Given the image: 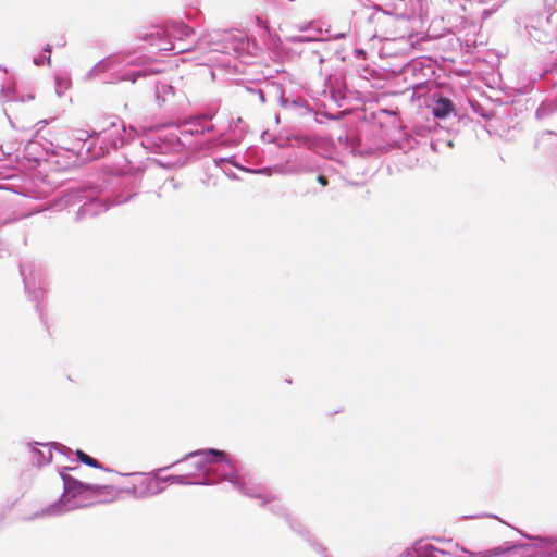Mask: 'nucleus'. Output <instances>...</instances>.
Masks as SVG:
<instances>
[{"instance_id":"1","label":"nucleus","mask_w":557,"mask_h":557,"mask_svg":"<svg viewBox=\"0 0 557 557\" xmlns=\"http://www.w3.org/2000/svg\"><path fill=\"white\" fill-rule=\"evenodd\" d=\"M134 186L128 194L113 196L108 187H82L67 189L58 198L57 210L77 208L74 221L82 222L106 212L112 205H122L136 194Z\"/></svg>"},{"instance_id":"2","label":"nucleus","mask_w":557,"mask_h":557,"mask_svg":"<svg viewBox=\"0 0 557 557\" xmlns=\"http://www.w3.org/2000/svg\"><path fill=\"white\" fill-rule=\"evenodd\" d=\"M214 131L211 115L196 116L184 124L172 127L165 134L160 132L146 135L140 144L153 153H169L182 147L199 144V137Z\"/></svg>"},{"instance_id":"3","label":"nucleus","mask_w":557,"mask_h":557,"mask_svg":"<svg viewBox=\"0 0 557 557\" xmlns=\"http://www.w3.org/2000/svg\"><path fill=\"white\" fill-rule=\"evenodd\" d=\"M75 469L65 468L60 472L63 482V494L55 503L47 507L44 513L55 516L86 506V504L78 500V497L84 499L95 498L98 499L97 502L102 503V497L112 496L113 485L84 483L66 472L67 470Z\"/></svg>"},{"instance_id":"4","label":"nucleus","mask_w":557,"mask_h":557,"mask_svg":"<svg viewBox=\"0 0 557 557\" xmlns=\"http://www.w3.org/2000/svg\"><path fill=\"white\" fill-rule=\"evenodd\" d=\"M224 456V451L215 448H207V449H198L186 454L181 459L171 463L168 467H163L159 469V471H164L177 466H191L193 470L180 471L178 474L170 475V484H178V485H209L210 480L201 479V472L205 469V461H211L215 458H222Z\"/></svg>"},{"instance_id":"5","label":"nucleus","mask_w":557,"mask_h":557,"mask_svg":"<svg viewBox=\"0 0 557 557\" xmlns=\"http://www.w3.org/2000/svg\"><path fill=\"white\" fill-rule=\"evenodd\" d=\"M137 135L134 127L126 128L123 121L116 119L111 121L108 126L97 132L94 141L86 147L91 158H100L107 154L111 149L116 150L123 147L128 139Z\"/></svg>"},{"instance_id":"6","label":"nucleus","mask_w":557,"mask_h":557,"mask_svg":"<svg viewBox=\"0 0 557 557\" xmlns=\"http://www.w3.org/2000/svg\"><path fill=\"white\" fill-rule=\"evenodd\" d=\"M210 480V484H215L221 480L227 481L240 494L249 497H259L260 493H251V486L245 479L237 473L236 467L232 460L227 458L226 453L222 458H215L211 461H205V469L201 472V479Z\"/></svg>"},{"instance_id":"7","label":"nucleus","mask_w":557,"mask_h":557,"mask_svg":"<svg viewBox=\"0 0 557 557\" xmlns=\"http://www.w3.org/2000/svg\"><path fill=\"white\" fill-rule=\"evenodd\" d=\"M193 33V29L183 21H171L164 27H154L152 32L145 34L141 39L148 41L149 46L158 51L180 53L189 50V48L176 47L173 40L182 41Z\"/></svg>"},{"instance_id":"8","label":"nucleus","mask_w":557,"mask_h":557,"mask_svg":"<svg viewBox=\"0 0 557 557\" xmlns=\"http://www.w3.org/2000/svg\"><path fill=\"white\" fill-rule=\"evenodd\" d=\"M20 274L24 283L27 298L36 302V310L41 317L40 302L44 300L46 280L40 264L28 262L20 265Z\"/></svg>"},{"instance_id":"9","label":"nucleus","mask_w":557,"mask_h":557,"mask_svg":"<svg viewBox=\"0 0 557 557\" xmlns=\"http://www.w3.org/2000/svg\"><path fill=\"white\" fill-rule=\"evenodd\" d=\"M127 476H133L134 480L124 487L115 488L112 493V496L102 497L101 502H110L115 498L116 493H126L132 495L135 498L141 499L148 496L154 495L160 492L157 486V483L151 481L148 478H145L143 473L135 472L131 474H126Z\"/></svg>"},{"instance_id":"10","label":"nucleus","mask_w":557,"mask_h":557,"mask_svg":"<svg viewBox=\"0 0 557 557\" xmlns=\"http://www.w3.org/2000/svg\"><path fill=\"white\" fill-rule=\"evenodd\" d=\"M288 42L292 44H307L309 45L308 51L311 52L314 57L318 58V63L322 64L324 62L323 49L325 48V40L319 38L317 36H289L286 38Z\"/></svg>"},{"instance_id":"11","label":"nucleus","mask_w":557,"mask_h":557,"mask_svg":"<svg viewBox=\"0 0 557 557\" xmlns=\"http://www.w3.org/2000/svg\"><path fill=\"white\" fill-rule=\"evenodd\" d=\"M251 493H260L261 496L258 498L262 500V505L270 504V511L276 516L283 517L286 520V516H290L283 503L277 499L275 496L269 495L264 493L261 486H251Z\"/></svg>"},{"instance_id":"12","label":"nucleus","mask_w":557,"mask_h":557,"mask_svg":"<svg viewBox=\"0 0 557 557\" xmlns=\"http://www.w3.org/2000/svg\"><path fill=\"white\" fill-rule=\"evenodd\" d=\"M319 166L308 156H299L294 163L285 169L284 174H304L313 173Z\"/></svg>"},{"instance_id":"13","label":"nucleus","mask_w":557,"mask_h":557,"mask_svg":"<svg viewBox=\"0 0 557 557\" xmlns=\"http://www.w3.org/2000/svg\"><path fill=\"white\" fill-rule=\"evenodd\" d=\"M108 62V67L110 70H116L123 66H137L141 64V59L139 57H134L131 53L120 52L115 54H111L106 57Z\"/></svg>"},{"instance_id":"14","label":"nucleus","mask_w":557,"mask_h":557,"mask_svg":"<svg viewBox=\"0 0 557 557\" xmlns=\"http://www.w3.org/2000/svg\"><path fill=\"white\" fill-rule=\"evenodd\" d=\"M154 95L158 106L162 107L168 102H171V100L175 97V89L168 83L158 82L156 84Z\"/></svg>"},{"instance_id":"15","label":"nucleus","mask_w":557,"mask_h":557,"mask_svg":"<svg viewBox=\"0 0 557 557\" xmlns=\"http://www.w3.org/2000/svg\"><path fill=\"white\" fill-rule=\"evenodd\" d=\"M454 111V103L449 98L440 97L435 100L432 112L437 119H445Z\"/></svg>"},{"instance_id":"16","label":"nucleus","mask_w":557,"mask_h":557,"mask_svg":"<svg viewBox=\"0 0 557 557\" xmlns=\"http://www.w3.org/2000/svg\"><path fill=\"white\" fill-rule=\"evenodd\" d=\"M29 451L32 454V462L33 465L37 467H42L45 465L50 463L52 459V451L49 448L47 451L38 449L36 446H33L32 444H28Z\"/></svg>"},{"instance_id":"17","label":"nucleus","mask_w":557,"mask_h":557,"mask_svg":"<svg viewBox=\"0 0 557 557\" xmlns=\"http://www.w3.org/2000/svg\"><path fill=\"white\" fill-rule=\"evenodd\" d=\"M159 72H160V70H156V69H151V67H143V69L136 70V71L128 72V73L120 76L116 79L117 81H129L132 83H135L140 77L154 75Z\"/></svg>"},{"instance_id":"18","label":"nucleus","mask_w":557,"mask_h":557,"mask_svg":"<svg viewBox=\"0 0 557 557\" xmlns=\"http://www.w3.org/2000/svg\"><path fill=\"white\" fill-rule=\"evenodd\" d=\"M108 62H110V60H107L106 58L100 60L99 62H97L86 74L85 78L86 79H91L94 77H97L99 75H101L102 73L107 72L110 70V67H108Z\"/></svg>"},{"instance_id":"19","label":"nucleus","mask_w":557,"mask_h":557,"mask_svg":"<svg viewBox=\"0 0 557 557\" xmlns=\"http://www.w3.org/2000/svg\"><path fill=\"white\" fill-rule=\"evenodd\" d=\"M285 521L288 523L290 530L294 531L295 533H297L298 535H300L301 537L306 539L310 534L306 530L304 524L297 518L293 517L292 515L286 516Z\"/></svg>"},{"instance_id":"20","label":"nucleus","mask_w":557,"mask_h":557,"mask_svg":"<svg viewBox=\"0 0 557 557\" xmlns=\"http://www.w3.org/2000/svg\"><path fill=\"white\" fill-rule=\"evenodd\" d=\"M76 456H77V459L86 466H89V467L96 468V469H103L102 465L97 459L90 457L89 455H87L86 453H84L81 449L76 450Z\"/></svg>"},{"instance_id":"21","label":"nucleus","mask_w":557,"mask_h":557,"mask_svg":"<svg viewBox=\"0 0 557 557\" xmlns=\"http://www.w3.org/2000/svg\"><path fill=\"white\" fill-rule=\"evenodd\" d=\"M51 51H52L51 45L47 44L42 48V52L46 53V54H39V55L35 57L34 60H33L34 64L37 65V66H40L45 62H47V64L50 65L51 64V57H50Z\"/></svg>"},{"instance_id":"22","label":"nucleus","mask_w":557,"mask_h":557,"mask_svg":"<svg viewBox=\"0 0 557 557\" xmlns=\"http://www.w3.org/2000/svg\"><path fill=\"white\" fill-rule=\"evenodd\" d=\"M525 28H527L529 37L534 41L544 42L549 37L545 32H543L534 26H527Z\"/></svg>"},{"instance_id":"23","label":"nucleus","mask_w":557,"mask_h":557,"mask_svg":"<svg viewBox=\"0 0 557 557\" xmlns=\"http://www.w3.org/2000/svg\"><path fill=\"white\" fill-rule=\"evenodd\" d=\"M96 136H97V131L88 132L85 129H77L75 132L76 139L84 141V145L87 147L90 145V144H88V140L91 139V141H94Z\"/></svg>"},{"instance_id":"24","label":"nucleus","mask_w":557,"mask_h":557,"mask_svg":"<svg viewBox=\"0 0 557 557\" xmlns=\"http://www.w3.org/2000/svg\"><path fill=\"white\" fill-rule=\"evenodd\" d=\"M252 173L257 174H263V175H271L272 173H280L284 174L285 169L282 165H275V166H264L257 170H249Z\"/></svg>"},{"instance_id":"25","label":"nucleus","mask_w":557,"mask_h":557,"mask_svg":"<svg viewBox=\"0 0 557 557\" xmlns=\"http://www.w3.org/2000/svg\"><path fill=\"white\" fill-rule=\"evenodd\" d=\"M245 90H246V92L250 94L251 96H257L260 103L263 104L265 102V95L262 89L255 88V87H246Z\"/></svg>"},{"instance_id":"26","label":"nucleus","mask_w":557,"mask_h":557,"mask_svg":"<svg viewBox=\"0 0 557 557\" xmlns=\"http://www.w3.org/2000/svg\"><path fill=\"white\" fill-rule=\"evenodd\" d=\"M305 540L317 553H321L323 555L325 554V548L320 545L310 534Z\"/></svg>"},{"instance_id":"27","label":"nucleus","mask_w":557,"mask_h":557,"mask_svg":"<svg viewBox=\"0 0 557 557\" xmlns=\"http://www.w3.org/2000/svg\"><path fill=\"white\" fill-rule=\"evenodd\" d=\"M331 98L338 104L342 106V101L345 100L344 94H342L339 90H336L334 88L330 89Z\"/></svg>"},{"instance_id":"28","label":"nucleus","mask_w":557,"mask_h":557,"mask_svg":"<svg viewBox=\"0 0 557 557\" xmlns=\"http://www.w3.org/2000/svg\"><path fill=\"white\" fill-rule=\"evenodd\" d=\"M224 162H228V163H232L233 165L237 166L240 169L239 165H237L235 162H234V156L230 157V158H216L214 159V163L216 166H221L222 163ZM242 170H245L244 168H242Z\"/></svg>"},{"instance_id":"29","label":"nucleus","mask_w":557,"mask_h":557,"mask_svg":"<svg viewBox=\"0 0 557 557\" xmlns=\"http://www.w3.org/2000/svg\"><path fill=\"white\" fill-rule=\"evenodd\" d=\"M112 180L117 181L119 185H128L131 182L134 183V177L128 175L112 177Z\"/></svg>"},{"instance_id":"30","label":"nucleus","mask_w":557,"mask_h":557,"mask_svg":"<svg viewBox=\"0 0 557 557\" xmlns=\"http://www.w3.org/2000/svg\"><path fill=\"white\" fill-rule=\"evenodd\" d=\"M55 85H57V88H55V92L59 97L62 96V88L64 87L65 89L69 87V84L66 81H63L61 78H57L55 79Z\"/></svg>"},{"instance_id":"31","label":"nucleus","mask_w":557,"mask_h":557,"mask_svg":"<svg viewBox=\"0 0 557 557\" xmlns=\"http://www.w3.org/2000/svg\"><path fill=\"white\" fill-rule=\"evenodd\" d=\"M398 1H399V3H401L404 0H398ZM399 7H400V4H395V5H394V9L396 10V14H397L399 17H403V18H407V20H408V18H410V16H411V14H410V13H408V12H406V11H401V12L399 11V12H398Z\"/></svg>"},{"instance_id":"32","label":"nucleus","mask_w":557,"mask_h":557,"mask_svg":"<svg viewBox=\"0 0 557 557\" xmlns=\"http://www.w3.org/2000/svg\"><path fill=\"white\" fill-rule=\"evenodd\" d=\"M317 182H318L321 186H323V187H325V186H327V185H329V180H327V177H326L325 175H323V174H319V175L317 176Z\"/></svg>"},{"instance_id":"33","label":"nucleus","mask_w":557,"mask_h":557,"mask_svg":"<svg viewBox=\"0 0 557 557\" xmlns=\"http://www.w3.org/2000/svg\"><path fill=\"white\" fill-rule=\"evenodd\" d=\"M57 445H58V447L60 448V449H59V451H60L61 454L71 453V449H70V448H67L66 446H64V445H62V444H57Z\"/></svg>"},{"instance_id":"34","label":"nucleus","mask_w":557,"mask_h":557,"mask_svg":"<svg viewBox=\"0 0 557 557\" xmlns=\"http://www.w3.org/2000/svg\"><path fill=\"white\" fill-rule=\"evenodd\" d=\"M545 5L549 9H554V7L557 5V0H545Z\"/></svg>"},{"instance_id":"35","label":"nucleus","mask_w":557,"mask_h":557,"mask_svg":"<svg viewBox=\"0 0 557 557\" xmlns=\"http://www.w3.org/2000/svg\"><path fill=\"white\" fill-rule=\"evenodd\" d=\"M180 471L193 470L190 463L186 466H177Z\"/></svg>"},{"instance_id":"36","label":"nucleus","mask_w":557,"mask_h":557,"mask_svg":"<svg viewBox=\"0 0 557 557\" xmlns=\"http://www.w3.org/2000/svg\"><path fill=\"white\" fill-rule=\"evenodd\" d=\"M280 101L282 107H287L288 100L284 98L283 94L281 95Z\"/></svg>"},{"instance_id":"37","label":"nucleus","mask_w":557,"mask_h":557,"mask_svg":"<svg viewBox=\"0 0 557 557\" xmlns=\"http://www.w3.org/2000/svg\"><path fill=\"white\" fill-rule=\"evenodd\" d=\"M159 481L163 482V483H170V475H166V476H163V478H159Z\"/></svg>"},{"instance_id":"38","label":"nucleus","mask_w":557,"mask_h":557,"mask_svg":"<svg viewBox=\"0 0 557 557\" xmlns=\"http://www.w3.org/2000/svg\"><path fill=\"white\" fill-rule=\"evenodd\" d=\"M437 542H438V543H441V544H445V542H442V541H441V540H438V539H437ZM446 545L451 546V542H450V541L446 542Z\"/></svg>"},{"instance_id":"39","label":"nucleus","mask_w":557,"mask_h":557,"mask_svg":"<svg viewBox=\"0 0 557 557\" xmlns=\"http://www.w3.org/2000/svg\"><path fill=\"white\" fill-rule=\"evenodd\" d=\"M230 177L236 180L237 178V175L235 173H231V174H227Z\"/></svg>"},{"instance_id":"40","label":"nucleus","mask_w":557,"mask_h":557,"mask_svg":"<svg viewBox=\"0 0 557 557\" xmlns=\"http://www.w3.org/2000/svg\"><path fill=\"white\" fill-rule=\"evenodd\" d=\"M309 26H310V24H308V25H306V26L300 27V29H301V30H306Z\"/></svg>"},{"instance_id":"41","label":"nucleus","mask_w":557,"mask_h":557,"mask_svg":"<svg viewBox=\"0 0 557 557\" xmlns=\"http://www.w3.org/2000/svg\"><path fill=\"white\" fill-rule=\"evenodd\" d=\"M344 34L335 35L334 38H343Z\"/></svg>"},{"instance_id":"42","label":"nucleus","mask_w":557,"mask_h":557,"mask_svg":"<svg viewBox=\"0 0 557 557\" xmlns=\"http://www.w3.org/2000/svg\"><path fill=\"white\" fill-rule=\"evenodd\" d=\"M482 516H478V515H474V516H470V518H481Z\"/></svg>"},{"instance_id":"43","label":"nucleus","mask_w":557,"mask_h":557,"mask_svg":"<svg viewBox=\"0 0 557 557\" xmlns=\"http://www.w3.org/2000/svg\"><path fill=\"white\" fill-rule=\"evenodd\" d=\"M358 54L364 53L363 50H357Z\"/></svg>"},{"instance_id":"44","label":"nucleus","mask_w":557,"mask_h":557,"mask_svg":"<svg viewBox=\"0 0 557 557\" xmlns=\"http://www.w3.org/2000/svg\"><path fill=\"white\" fill-rule=\"evenodd\" d=\"M324 557H327V555H326V554H324Z\"/></svg>"}]
</instances>
